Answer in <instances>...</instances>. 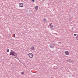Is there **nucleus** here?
Listing matches in <instances>:
<instances>
[{"mask_svg":"<svg viewBox=\"0 0 78 78\" xmlns=\"http://www.w3.org/2000/svg\"><path fill=\"white\" fill-rule=\"evenodd\" d=\"M35 9L36 10H38V6H35Z\"/></svg>","mask_w":78,"mask_h":78,"instance_id":"10","label":"nucleus"},{"mask_svg":"<svg viewBox=\"0 0 78 78\" xmlns=\"http://www.w3.org/2000/svg\"><path fill=\"white\" fill-rule=\"evenodd\" d=\"M65 54L66 55H69V52H68V51H66L65 52Z\"/></svg>","mask_w":78,"mask_h":78,"instance_id":"8","label":"nucleus"},{"mask_svg":"<svg viewBox=\"0 0 78 78\" xmlns=\"http://www.w3.org/2000/svg\"><path fill=\"white\" fill-rule=\"evenodd\" d=\"M21 75H24V72H22L21 73Z\"/></svg>","mask_w":78,"mask_h":78,"instance_id":"12","label":"nucleus"},{"mask_svg":"<svg viewBox=\"0 0 78 78\" xmlns=\"http://www.w3.org/2000/svg\"><path fill=\"white\" fill-rule=\"evenodd\" d=\"M49 46L50 48H54L55 47V45L53 44H50Z\"/></svg>","mask_w":78,"mask_h":78,"instance_id":"4","label":"nucleus"},{"mask_svg":"<svg viewBox=\"0 0 78 78\" xmlns=\"http://www.w3.org/2000/svg\"><path fill=\"white\" fill-rule=\"evenodd\" d=\"M69 20H71V18H70L69 19Z\"/></svg>","mask_w":78,"mask_h":78,"instance_id":"20","label":"nucleus"},{"mask_svg":"<svg viewBox=\"0 0 78 78\" xmlns=\"http://www.w3.org/2000/svg\"><path fill=\"white\" fill-rule=\"evenodd\" d=\"M52 23H51L49 25V27H50V28L51 30H52V28H53V27H54V26H53V25H52Z\"/></svg>","mask_w":78,"mask_h":78,"instance_id":"6","label":"nucleus"},{"mask_svg":"<svg viewBox=\"0 0 78 78\" xmlns=\"http://www.w3.org/2000/svg\"><path fill=\"white\" fill-rule=\"evenodd\" d=\"M13 56H15L14 58H16L17 57V53H16V52H15V53H14V55Z\"/></svg>","mask_w":78,"mask_h":78,"instance_id":"7","label":"nucleus"},{"mask_svg":"<svg viewBox=\"0 0 78 78\" xmlns=\"http://www.w3.org/2000/svg\"><path fill=\"white\" fill-rule=\"evenodd\" d=\"M72 30H73V28L72 27Z\"/></svg>","mask_w":78,"mask_h":78,"instance_id":"17","label":"nucleus"},{"mask_svg":"<svg viewBox=\"0 0 78 78\" xmlns=\"http://www.w3.org/2000/svg\"><path fill=\"white\" fill-rule=\"evenodd\" d=\"M31 50H34V47L33 46L31 47Z\"/></svg>","mask_w":78,"mask_h":78,"instance_id":"9","label":"nucleus"},{"mask_svg":"<svg viewBox=\"0 0 78 78\" xmlns=\"http://www.w3.org/2000/svg\"><path fill=\"white\" fill-rule=\"evenodd\" d=\"M43 21H44V22H46V21H47V19H46L45 18H44V19H43Z\"/></svg>","mask_w":78,"mask_h":78,"instance_id":"11","label":"nucleus"},{"mask_svg":"<svg viewBox=\"0 0 78 78\" xmlns=\"http://www.w3.org/2000/svg\"><path fill=\"white\" fill-rule=\"evenodd\" d=\"M28 56L30 58H31L33 57V54L32 53H29L28 54Z\"/></svg>","mask_w":78,"mask_h":78,"instance_id":"3","label":"nucleus"},{"mask_svg":"<svg viewBox=\"0 0 78 78\" xmlns=\"http://www.w3.org/2000/svg\"><path fill=\"white\" fill-rule=\"evenodd\" d=\"M66 61L67 62H68L69 63H73L74 62H73V61L72 59H69L68 60H66Z\"/></svg>","mask_w":78,"mask_h":78,"instance_id":"2","label":"nucleus"},{"mask_svg":"<svg viewBox=\"0 0 78 78\" xmlns=\"http://www.w3.org/2000/svg\"><path fill=\"white\" fill-rule=\"evenodd\" d=\"M18 59H19V61H20V59H19V58Z\"/></svg>","mask_w":78,"mask_h":78,"instance_id":"19","label":"nucleus"},{"mask_svg":"<svg viewBox=\"0 0 78 78\" xmlns=\"http://www.w3.org/2000/svg\"><path fill=\"white\" fill-rule=\"evenodd\" d=\"M32 1L33 3H34V2L35 1V0H31Z\"/></svg>","mask_w":78,"mask_h":78,"instance_id":"13","label":"nucleus"},{"mask_svg":"<svg viewBox=\"0 0 78 78\" xmlns=\"http://www.w3.org/2000/svg\"><path fill=\"white\" fill-rule=\"evenodd\" d=\"M58 44H61V42H59L58 43Z\"/></svg>","mask_w":78,"mask_h":78,"instance_id":"18","label":"nucleus"},{"mask_svg":"<svg viewBox=\"0 0 78 78\" xmlns=\"http://www.w3.org/2000/svg\"><path fill=\"white\" fill-rule=\"evenodd\" d=\"M76 34H74V36H76Z\"/></svg>","mask_w":78,"mask_h":78,"instance_id":"15","label":"nucleus"},{"mask_svg":"<svg viewBox=\"0 0 78 78\" xmlns=\"http://www.w3.org/2000/svg\"><path fill=\"white\" fill-rule=\"evenodd\" d=\"M14 37H16V36H15V34H14Z\"/></svg>","mask_w":78,"mask_h":78,"instance_id":"16","label":"nucleus"},{"mask_svg":"<svg viewBox=\"0 0 78 78\" xmlns=\"http://www.w3.org/2000/svg\"><path fill=\"white\" fill-rule=\"evenodd\" d=\"M15 53V51L11 50L9 55H11L12 56H14Z\"/></svg>","mask_w":78,"mask_h":78,"instance_id":"1","label":"nucleus"},{"mask_svg":"<svg viewBox=\"0 0 78 78\" xmlns=\"http://www.w3.org/2000/svg\"><path fill=\"white\" fill-rule=\"evenodd\" d=\"M7 52H9V49H7Z\"/></svg>","mask_w":78,"mask_h":78,"instance_id":"14","label":"nucleus"},{"mask_svg":"<svg viewBox=\"0 0 78 78\" xmlns=\"http://www.w3.org/2000/svg\"><path fill=\"white\" fill-rule=\"evenodd\" d=\"M19 6L20 8H22V7L23 6V3H20L19 4Z\"/></svg>","mask_w":78,"mask_h":78,"instance_id":"5","label":"nucleus"}]
</instances>
